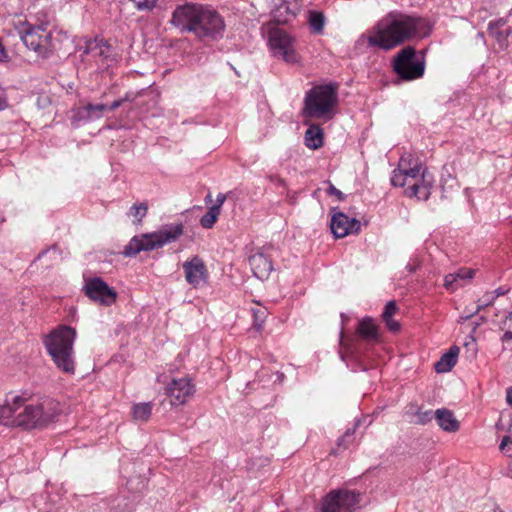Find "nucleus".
<instances>
[{
    "label": "nucleus",
    "instance_id": "5701e85b",
    "mask_svg": "<svg viewBox=\"0 0 512 512\" xmlns=\"http://www.w3.org/2000/svg\"><path fill=\"white\" fill-rule=\"evenodd\" d=\"M434 418L438 425L446 432L453 433L459 430V421L456 419L453 412L448 409H437L434 412Z\"/></svg>",
    "mask_w": 512,
    "mask_h": 512
},
{
    "label": "nucleus",
    "instance_id": "c756f323",
    "mask_svg": "<svg viewBox=\"0 0 512 512\" xmlns=\"http://www.w3.org/2000/svg\"><path fill=\"white\" fill-rule=\"evenodd\" d=\"M152 413L151 403H138L132 408V415L134 420L140 422H146L150 418Z\"/></svg>",
    "mask_w": 512,
    "mask_h": 512
},
{
    "label": "nucleus",
    "instance_id": "6e6552de",
    "mask_svg": "<svg viewBox=\"0 0 512 512\" xmlns=\"http://www.w3.org/2000/svg\"><path fill=\"white\" fill-rule=\"evenodd\" d=\"M426 169L419 158L405 153L399 159L398 168L392 172L391 183L393 186L408 188Z\"/></svg>",
    "mask_w": 512,
    "mask_h": 512
},
{
    "label": "nucleus",
    "instance_id": "ddd939ff",
    "mask_svg": "<svg viewBox=\"0 0 512 512\" xmlns=\"http://www.w3.org/2000/svg\"><path fill=\"white\" fill-rule=\"evenodd\" d=\"M83 289L89 299L100 305L111 306L116 302L117 292L100 277L86 279Z\"/></svg>",
    "mask_w": 512,
    "mask_h": 512
},
{
    "label": "nucleus",
    "instance_id": "a211bd4d",
    "mask_svg": "<svg viewBox=\"0 0 512 512\" xmlns=\"http://www.w3.org/2000/svg\"><path fill=\"white\" fill-rule=\"evenodd\" d=\"M434 182V176L427 169L423 170L420 177L410 187L405 189V194L409 197H416L419 200H427L431 194Z\"/></svg>",
    "mask_w": 512,
    "mask_h": 512
},
{
    "label": "nucleus",
    "instance_id": "cd10ccee",
    "mask_svg": "<svg viewBox=\"0 0 512 512\" xmlns=\"http://www.w3.org/2000/svg\"><path fill=\"white\" fill-rule=\"evenodd\" d=\"M398 308L396 306L395 301H389L382 313L383 321L385 322L387 328L392 332H397L400 329V325L397 321L393 319V316L397 312Z\"/></svg>",
    "mask_w": 512,
    "mask_h": 512
},
{
    "label": "nucleus",
    "instance_id": "dca6fc26",
    "mask_svg": "<svg viewBox=\"0 0 512 512\" xmlns=\"http://www.w3.org/2000/svg\"><path fill=\"white\" fill-rule=\"evenodd\" d=\"M185 280L193 288L198 289L207 284L208 281V270L204 261L194 256L191 259L185 261L182 265Z\"/></svg>",
    "mask_w": 512,
    "mask_h": 512
},
{
    "label": "nucleus",
    "instance_id": "2f4dec72",
    "mask_svg": "<svg viewBox=\"0 0 512 512\" xmlns=\"http://www.w3.org/2000/svg\"><path fill=\"white\" fill-rule=\"evenodd\" d=\"M497 298V294H495V292H487L485 293L479 300H478V304H477V308L475 311H471L467 316L466 318H469L471 317L473 314L479 312L480 310H482L484 307H488L490 305L493 304V302L496 300Z\"/></svg>",
    "mask_w": 512,
    "mask_h": 512
},
{
    "label": "nucleus",
    "instance_id": "49530a36",
    "mask_svg": "<svg viewBox=\"0 0 512 512\" xmlns=\"http://www.w3.org/2000/svg\"><path fill=\"white\" fill-rule=\"evenodd\" d=\"M352 434H353V432H352V433H350V431H347V432L345 433L344 437H343V438H341V439L339 440L338 445H339V446H340V445H342V443L344 442L345 438L350 437Z\"/></svg>",
    "mask_w": 512,
    "mask_h": 512
},
{
    "label": "nucleus",
    "instance_id": "423d86ee",
    "mask_svg": "<svg viewBox=\"0 0 512 512\" xmlns=\"http://www.w3.org/2000/svg\"><path fill=\"white\" fill-rule=\"evenodd\" d=\"M393 70L400 80L413 81L423 77L425 61L416 55L413 47L401 49L393 59Z\"/></svg>",
    "mask_w": 512,
    "mask_h": 512
},
{
    "label": "nucleus",
    "instance_id": "473e14b6",
    "mask_svg": "<svg viewBox=\"0 0 512 512\" xmlns=\"http://www.w3.org/2000/svg\"><path fill=\"white\" fill-rule=\"evenodd\" d=\"M499 328L504 332L505 340H512V311L500 321Z\"/></svg>",
    "mask_w": 512,
    "mask_h": 512
},
{
    "label": "nucleus",
    "instance_id": "20e7f679",
    "mask_svg": "<svg viewBox=\"0 0 512 512\" xmlns=\"http://www.w3.org/2000/svg\"><path fill=\"white\" fill-rule=\"evenodd\" d=\"M32 393H10L6 403L0 407V423L8 427L30 430L32 427Z\"/></svg>",
    "mask_w": 512,
    "mask_h": 512
},
{
    "label": "nucleus",
    "instance_id": "4be33fe9",
    "mask_svg": "<svg viewBox=\"0 0 512 512\" xmlns=\"http://www.w3.org/2000/svg\"><path fill=\"white\" fill-rule=\"evenodd\" d=\"M109 46L102 41L88 40L85 42V47L82 51L81 57L90 56L91 59L98 65L99 62L108 57Z\"/></svg>",
    "mask_w": 512,
    "mask_h": 512
},
{
    "label": "nucleus",
    "instance_id": "09e8293b",
    "mask_svg": "<svg viewBox=\"0 0 512 512\" xmlns=\"http://www.w3.org/2000/svg\"><path fill=\"white\" fill-rule=\"evenodd\" d=\"M408 268H409L410 272H413L415 270V267L410 266V265L408 266Z\"/></svg>",
    "mask_w": 512,
    "mask_h": 512
},
{
    "label": "nucleus",
    "instance_id": "7c9ffc66",
    "mask_svg": "<svg viewBox=\"0 0 512 512\" xmlns=\"http://www.w3.org/2000/svg\"><path fill=\"white\" fill-rule=\"evenodd\" d=\"M219 214V206H211L200 219L202 227L206 229L212 228L217 221Z\"/></svg>",
    "mask_w": 512,
    "mask_h": 512
},
{
    "label": "nucleus",
    "instance_id": "2eb2a0df",
    "mask_svg": "<svg viewBox=\"0 0 512 512\" xmlns=\"http://www.w3.org/2000/svg\"><path fill=\"white\" fill-rule=\"evenodd\" d=\"M60 413L59 402L43 396L34 403V428H42L54 422Z\"/></svg>",
    "mask_w": 512,
    "mask_h": 512
},
{
    "label": "nucleus",
    "instance_id": "9d476101",
    "mask_svg": "<svg viewBox=\"0 0 512 512\" xmlns=\"http://www.w3.org/2000/svg\"><path fill=\"white\" fill-rule=\"evenodd\" d=\"M203 6L195 3L177 5L172 13L171 24L182 33H193Z\"/></svg>",
    "mask_w": 512,
    "mask_h": 512
},
{
    "label": "nucleus",
    "instance_id": "f257e3e1",
    "mask_svg": "<svg viewBox=\"0 0 512 512\" xmlns=\"http://www.w3.org/2000/svg\"><path fill=\"white\" fill-rule=\"evenodd\" d=\"M431 32V25L425 18L392 11L381 18L362 39H366L370 47L385 51L409 41L421 39Z\"/></svg>",
    "mask_w": 512,
    "mask_h": 512
},
{
    "label": "nucleus",
    "instance_id": "de8ad7c7",
    "mask_svg": "<svg viewBox=\"0 0 512 512\" xmlns=\"http://www.w3.org/2000/svg\"><path fill=\"white\" fill-rule=\"evenodd\" d=\"M211 198H212L211 194H208V195L206 196V200H208V201H211Z\"/></svg>",
    "mask_w": 512,
    "mask_h": 512
},
{
    "label": "nucleus",
    "instance_id": "c85d7f7f",
    "mask_svg": "<svg viewBox=\"0 0 512 512\" xmlns=\"http://www.w3.org/2000/svg\"><path fill=\"white\" fill-rule=\"evenodd\" d=\"M308 23L313 33L322 34L326 23V19L322 12L310 11Z\"/></svg>",
    "mask_w": 512,
    "mask_h": 512
},
{
    "label": "nucleus",
    "instance_id": "4c0bfd02",
    "mask_svg": "<svg viewBox=\"0 0 512 512\" xmlns=\"http://www.w3.org/2000/svg\"><path fill=\"white\" fill-rule=\"evenodd\" d=\"M499 448L506 456L512 457V438L510 436H504Z\"/></svg>",
    "mask_w": 512,
    "mask_h": 512
},
{
    "label": "nucleus",
    "instance_id": "4468645a",
    "mask_svg": "<svg viewBox=\"0 0 512 512\" xmlns=\"http://www.w3.org/2000/svg\"><path fill=\"white\" fill-rule=\"evenodd\" d=\"M195 394V385L188 377L174 378L165 388V395L172 406L187 403Z\"/></svg>",
    "mask_w": 512,
    "mask_h": 512
},
{
    "label": "nucleus",
    "instance_id": "39448f33",
    "mask_svg": "<svg viewBox=\"0 0 512 512\" xmlns=\"http://www.w3.org/2000/svg\"><path fill=\"white\" fill-rule=\"evenodd\" d=\"M183 234V225L170 224L160 230L133 237L125 246L123 255L132 257L141 251H151L176 241Z\"/></svg>",
    "mask_w": 512,
    "mask_h": 512
},
{
    "label": "nucleus",
    "instance_id": "72a5a7b5",
    "mask_svg": "<svg viewBox=\"0 0 512 512\" xmlns=\"http://www.w3.org/2000/svg\"><path fill=\"white\" fill-rule=\"evenodd\" d=\"M252 313L254 317L255 326L257 327V329H260L267 316V310L264 307H257L252 309Z\"/></svg>",
    "mask_w": 512,
    "mask_h": 512
},
{
    "label": "nucleus",
    "instance_id": "c9c22d12",
    "mask_svg": "<svg viewBox=\"0 0 512 512\" xmlns=\"http://www.w3.org/2000/svg\"><path fill=\"white\" fill-rule=\"evenodd\" d=\"M92 119L100 118L104 111H107L108 105L105 104H88L87 105Z\"/></svg>",
    "mask_w": 512,
    "mask_h": 512
},
{
    "label": "nucleus",
    "instance_id": "ea45409f",
    "mask_svg": "<svg viewBox=\"0 0 512 512\" xmlns=\"http://www.w3.org/2000/svg\"><path fill=\"white\" fill-rule=\"evenodd\" d=\"M226 200V195L223 193H219L216 198V203L213 206H219V211H221V207Z\"/></svg>",
    "mask_w": 512,
    "mask_h": 512
},
{
    "label": "nucleus",
    "instance_id": "b1692460",
    "mask_svg": "<svg viewBox=\"0 0 512 512\" xmlns=\"http://www.w3.org/2000/svg\"><path fill=\"white\" fill-rule=\"evenodd\" d=\"M357 334L368 342H378L379 332L378 326L370 317H365L359 321L357 327Z\"/></svg>",
    "mask_w": 512,
    "mask_h": 512
},
{
    "label": "nucleus",
    "instance_id": "37998d69",
    "mask_svg": "<svg viewBox=\"0 0 512 512\" xmlns=\"http://www.w3.org/2000/svg\"><path fill=\"white\" fill-rule=\"evenodd\" d=\"M507 291H508V289H506L505 287H499L498 289L494 290L493 292H495V294H497V297H499L501 295L506 294Z\"/></svg>",
    "mask_w": 512,
    "mask_h": 512
},
{
    "label": "nucleus",
    "instance_id": "79ce46f5",
    "mask_svg": "<svg viewBox=\"0 0 512 512\" xmlns=\"http://www.w3.org/2000/svg\"><path fill=\"white\" fill-rule=\"evenodd\" d=\"M122 104V100H115L113 101L107 108V110H116L117 108H119Z\"/></svg>",
    "mask_w": 512,
    "mask_h": 512
},
{
    "label": "nucleus",
    "instance_id": "a19ab883",
    "mask_svg": "<svg viewBox=\"0 0 512 512\" xmlns=\"http://www.w3.org/2000/svg\"><path fill=\"white\" fill-rule=\"evenodd\" d=\"M328 193L330 195H335L338 197V199H342V196H343V193L338 190L337 188H335L333 185H330V187L328 188Z\"/></svg>",
    "mask_w": 512,
    "mask_h": 512
},
{
    "label": "nucleus",
    "instance_id": "58836bf2",
    "mask_svg": "<svg viewBox=\"0 0 512 512\" xmlns=\"http://www.w3.org/2000/svg\"><path fill=\"white\" fill-rule=\"evenodd\" d=\"M416 417H417V420H416L417 423L426 424L432 420V418L434 417V413L431 410H427V411L418 410V412L416 413Z\"/></svg>",
    "mask_w": 512,
    "mask_h": 512
},
{
    "label": "nucleus",
    "instance_id": "a878e982",
    "mask_svg": "<svg viewBox=\"0 0 512 512\" xmlns=\"http://www.w3.org/2000/svg\"><path fill=\"white\" fill-rule=\"evenodd\" d=\"M14 27L23 41L26 47L32 45V41H29V38L32 36V25L27 21L26 18L22 16H17L14 20Z\"/></svg>",
    "mask_w": 512,
    "mask_h": 512
},
{
    "label": "nucleus",
    "instance_id": "1a4fd4ad",
    "mask_svg": "<svg viewBox=\"0 0 512 512\" xmlns=\"http://www.w3.org/2000/svg\"><path fill=\"white\" fill-rule=\"evenodd\" d=\"M269 45L275 56L281 57L285 62H298L295 50V41L281 29H271L269 32Z\"/></svg>",
    "mask_w": 512,
    "mask_h": 512
},
{
    "label": "nucleus",
    "instance_id": "bb28decb",
    "mask_svg": "<svg viewBox=\"0 0 512 512\" xmlns=\"http://www.w3.org/2000/svg\"><path fill=\"white\" fill-rule=\"evenodd\" d=\"M323 144V131L318 125H310L305 132V145L311 149H318Z\"/></svg>",
    "mask_w": 512,
    "mask_h": 512
},
{
    "label": "nucleus",
    "instance_id": "0eeeda50",
    "mask_svg": "<svg viewBox=\"0 0 512 512\" xmlns=\"http://www.w3.org/2000/svg\"><path fill=\"white\" fill-rule=\"evenodd\" d=\"M225 27L224 19L217 11L203 6L193 34L203 41H215L223 37Z\"/></svg>",
    "mask_w": 512,
    "mask_h": 512
},
{
    "label": "nucleus",
    "instance_id": "aec40b11",
    "mask_svg": "<svg viewBox=\"0 0 512 512\" xmlns=\"http://www.w3.org/2000/svg\"><path fill=\"white\" fill-rule=\"evenodd\" d=\"M249 264L253 274L260 280H266L273 270L272 261L260 251L249 257Z\"/></svg>",
    "mask_w": 512,
    "mask_h": 512
},
{
    "label": "nucleus",
    "instance_id": "a18cd8bd",
    "mask_svg": "<svg viewBox=\"0 0 512 512\" xmlns=\"http://www.w3.org/2000/svg\"><path fill=\"white\" fill-rule=\"evenodd\" d=\"M507 402L512 405V388H509L507 390V396H506Z\"/></svg>",
    "mask_w": 512,
    "mask_h": 512
},
{
    "label": "nucleus",
    "instance_id": "e433bc0d",
    "mask_svg": "<svg viewBox=\"0 0 512 512\" xmlns=\"http://www.w3.org/2000/svg\"><path fill=\"white\" fill-rule=\"evenodd\" d=\"M72 119L74 122L91 120L92 118L90 116L87 105L78 108L75 114L73 115Z\"/></svg>",
    "mask_w": 512,
    "mask_h": 512
},
{
    "label": "nucleus",
    "instance_id": "393cba45",
    "mask_svg": "<svg viewBox=\"0 0 512 512\" xmlns=\"http://www.w3.org/2000/svg\"><path fill=\"white\" fill-rule=\"evenodd\" d=\"M459 347L452 346L449 351L442 355L439 361L435 363V370L438 373L449 372L456 364L459 355Z\"/></svg>",
    "mask_w": 512,
    "mask_h": 512
},
{
    "label": "nucleus",
    "instance_id": "6ab92c4d",
    "mask_svg": "<svg viewBox=\"0 0 512 512\" xmlns=\"http://www.w3.org/2000/svg\"><path fill=\"white\" fill-rule=\"evenodd\" d=\"M298 0H281L273 10V19L278 24H286L292 21L301 10Z\"/></svg>",
    "mask_w": 512,
    "mask_h": 512
},
{
    "label": "nucleus",
    "instance_id": "f03ea898",
    "mask_svg": "<svg viewBox=\"0 0 512 512\" xmlns=\"http://www.w3.org/2000/svg\"><path fill=\"white\" fill-rule=\"evenodd\" d=\"M76 331L69 326H62L48 335L44 341L45 347L55 366L63 373L74 375L76 358L73 344Z\"/></svg>",
    "mask_w": 512,
    "mask_h": 512
},
{
    "label": "nucleus",
    "instance_id": "c03bdc74",
    "mask_svg": "<svg viewBox=\"0 0 512 512\" xmlns=\"http://www.w3.org/2000/svg\"><path fill=\"white\" fill-rule=\"evenodd\" d=\"M6 107V100L3 96V93L0 91V110Z\"/></svg>",
    "mask_w": 512,
    "mask_h": 512
},
{
    "label": "nucleus",
    "instance_id": "f3484780",
    "mask_svg": "<svg viewBox=\"0 0 512 512\" xmlns=\"http://www.w3.org/2000/svg\"><path fill=\"white\" fill-rule=\"evenodd\" d=\"M330 227L336 238H343L349 234L358 233L361 224L356 218L337 212L332 216Z\"/></svg>",
    "mask_w": 512,
    "mask_h": 512
},
{
    "label": "nucleus",
    "instance_id": "7ed1b4c3",
    "mask_svg": "<svg viewBox=\"0 0 512 512\" xmlns=\"http://www.w3.org/2000/svg\"><path fill=\"white\" fill-rule=\"evenodd\" d=\"M338 85L334 83L313 87L304 98L302 114L306 120L329 121L335 115L338 104Z\"/></svg>",
    "mask_w": 512,
    "mask_h": 512
},
{
    "label": "nucleus",
    "instance_id": "9b49d317",
    "mask_svg": "<svg viewBox=\"0 0 512 512\" xmlns=\"http://www.w3.org/2000/svg\"><path fill=\"white\" fill-rule=\"evenodd\" d=\"M44 17L45 20L41 21L40 25H34V52L37 54V57L42 60L48 59L55 50L52 32L48 30L52 15L45 13Z\"/></svg>",
    "mask_w": 512,
    "mask_h": 512
},
{
    "label": "nucleus",
    "instance_id": "f8f14e48",
    "mask_svg": "<svg viewBox=\"0 0 512 512\" xmlns=\"http://www.w3.org/2000/svg\"><path fill=\"white\" fill-rule=\"evenodd\" d=\"M358 498L359 494L352 491H332L323 500L321 512H352Z\"/></svg>",
    "mask_w": 512,
    "mask_h": 512
},
{
    "label": "nucleus",
    "instance_id": "f704fd0d",
    "mask_svg": "<svg viewBox=\"0 0 512 512\" xmlns=\"http://www.w3.org/2000/svg\"><path fill=\"white\" fill-rule=\"evenodd\" d=\"M147 205L145 203H140L138 205H133L130 209L129 214L137 219V221H141L146 213H147Z\"/></svg>",
    "mask_w": 512,
    "mask_h": 512
},
{
    "label": "nucleus",
    "instance_id": "412c9836",
    "mask_svg": "<svg viewBox=\"0 0 512 512\" xmlns=\"http://www.w3.org/2000/svg\"><path fill=\"white\" fill-rule=\"evenodd\" d=\"M475 276V270L471 268H460L454 273L447 274L444 278V287L454 292L458 288L464 286L471 281Z\"/></svg>",
    "mask_w": 512,
    "mask_h": 512
}]
</instances>
